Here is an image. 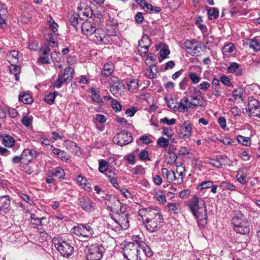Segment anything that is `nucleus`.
Here are the masks:
<instances>
[{"label": "nucleus", "mask_w": 260, "mask_h": 260, "mask_svg": "<svg viewBox=\"0 0 260 260\" xmlns=\"http://www.w3.org/2000/svg\"><path fill=\"white\" fill-rule=\"evenodd\" d=\"M199 226L204 227L207 224V210L206 203L203 198L193 195L186 203Z\"/></svg>", "instance_id": "nucleus-1"}, {"label": "nucleus", "mask_w": 260, "mask_h": 260, "mask_svg": "<svg viewBox=\"0 0 260 260\" xmlns=\"http://www.w3.org/2000/svg\"><path fill=\"white\" fill-rule=\"evenodd\" d=\"M141 212H146L144 215L146 217L144 224L146 229L150 233L158 231L162 226L164 221L163 216L158 208H144Z\"/></svg>", "instance_id": "nucleus-2"}, {"label": "nucleus", "mask_w": 260, "mask_h": 260, "mask_svg": "<svg viewBox=\"0 0 260 260\" xmlns=\"http://www.w3.org/2000/svg\"><path fill=\"white\" fill-rule=\"evenodd\" d=\"M234 230L242 235L248 234L250 231L249 224L246 217L241 212L238 213L232 218Z\"/></svg>", "instance_id": "nucleus-3"}, {"label": "nucleus", "mask_w": 260, "mask_h": 260, "mask_svg": "<svg viewBox=\"0 0 260 260\" xmlns=\"http://www.w3.org/2000/svg\"><path fill=\"white\" fill-rule=\"evenodd\" d=\"M122 253L126 260H142L139 246L134 242L125 243Z\"/></svg>", "instance_id": "nucleus-4"}, {"label": "nucleus", "mask_w": 260, "mask_h": 260, "mask_svg": "<svg viewBox=\"0 0 260 260\" xmlns=\"http://www.w3.org/2000/svg\"><path fill=\"white\" fill-rule=\"evenodd\" d=\"M71 232L78 237L91 238L94 234V231L90 223H79L73 226Z\"/></svg>", "instance_id": "nucleus-5"}, {"label": "nucleus", "mask_w": 260, "mask_h": 260, "mask_svg": "<svg viewBox=\"0 0 260 260\" xmlns=\"http://www.w3.org/2000/svg\"><path fill=\"white\" fill-rule=\"evenodd\" d=\"M55 247L60 254L64 257H70L74 251V245L71 240L60 239L55 244Z\"/></svg>", "instance_id": "nucleus-6"}, {"label": "nucleus", "mask_w": 260, "mask_h": 260, "mask_svg": "<svg viewBox=\"0 0 260 260\" xmlns=\"http://www.w3.org/2000/svg\"><path fill=\"white\" fill-rule=\"evenodd\" d=\"M105 249L102 244H95L90 245L86 253L87 260H101Z\"/></svg>", "instance_id": "nucleus-7"}, {"label": "nucleus", "mask_w": 260, "mask_h": 260, "mask_svg": "<svg viewBox=\"0 0 260 260\" xmlns=\"http://www.w3.org/2000/svg\"><path fill=\"white\" fill-rule=\"evenodd\" d=\"M82 33L85 36L89 37L94 34L95 37L98 35L99 31H102L101 28L96 27L95 23L91 21H84L81 26Z\"/></svg>", "instance_id": "nucleus-8"}, {"label": "nucleus", "mask_w": 260, "mask_h": 260, "mask_svg": "<svg viewBox=\"0 0 260 260\" xmlns=\"http://www.w3.org/2000/svg\"><path fill=\"white\" fill-rule=\"evenodd\" d=\"M247 108L245 110L248 113L249 116H254L260 118V103L258 100L253 98H249Z\"/></svg>", "instance_id": "nucleus-9"}, {"label": "nucleus", "mask_w": 260, "mask_h": 260, "mask_svg": "<svg viewBox=\"0 0 260 260\" xmlns=\"http://www.w3.org/2000/svg\"><path fill=\"white\" fill-rule=\"evenodd\" d=\"M133 137L132 134L126 131H122L117 134L113 138L114 143L120 146H123L132 142Z\"/></svg>", "instance_id": "nucleus-10"}, {"label": "nucleus", "mask_w": 260, "mask_h": 260, "mask_svg": "<svg viewBox=\"0 0 260 260\" xmlns=\"http://www.w3.org/2000/svg\"><path fill=\"white\" fill-rule=\"evenodd\" d=\"M109 84L110 85V91L115 96H117L122 89H125V85L123 81L114 76L110 78Z\"/></svg>", "instance_id": "nucleus-11"}, {"label": "nucleus", "mask_w": 260, "mask_h": 260, "mask_svg": "<svg viewBox=\"0 0 260 260\" xmlns=\"http://www.w3.org/2000/svg\"><path fill=\"white\" fill-rule=\"evenodd\" d=\"M76 203L86 212H92L95 210L94 204L87 196H81L79 197Z\"/></svg>", "instance_id": "nucleus-12"}, {"label": "nucleus", "mask_w": 260, "mask_h": 260, "mask_svg": "<svg viewBox=\"0 0 260 260\" xmlns=\"http://www.w3.org/2000/svg\"><path fill=\"white\" fill-rule=\"evenodd\" d=\"M184 46L186 52L196 56L199 52L198 49L201 48V43L195 39L187 40L184 43Z\"/></svg>", "instance_id": "nucleus-13"}, {"label": "nucleus", "mask_w": 260, "mask_h": 260, "mask_svg": "<svg viewBox=\"0 0 260 260\" xmlns=\"http://www.w3.org/2000/svg\"><path fill=\"white\" fill-rule=\"evenodd\" d=\"M110 205H108V208L110 211L117 215L123 214L125 212V208L123 207V204L115 197H111L109 200Z\"/></svg>", "instance_id": "nucleus-14"}, {"label": "nucleus", "mask_w": 260, "mask_h": 260, "mask_svg": "<svg viewBox=\"0 0 260 260\" xmlns=\"http://www.w3.org/2000/svg\"><path fill=\"white\" fill-rule=\"evenodd\" d=\"M40 152L33 149H25L21 154L22 164L28 165L30 164L34 159L36 158Z\"/></svg>", "instance_id": "nucleus-15"}, {"label": "nucleus", "mask_w": 260, "mask_h": 260, "mask_svg": "<svg viewBox=\"0 0 260 260\" xmlns=\"http://www.w3.org/2000/svg\"><path fill=\"white\" fill-rule=\"evenodd\" d=\"M2 144L6 147H12L14 152H16L20 148V144L16 143L15 139L10 135L3 137Z\"/></svg>", "instance_id": "nucleus-16"}, {"label": "nucleus", "mask_w": 260, "mask_h": 260, "mask_svg": "<svg viewBox=\"0 0 260 260\" xmlns=\"http://www.w3.org/2000/svg\"><path fill=\"white\" fill-rule=\"evenodd\" d=\"M11 210V199L9 196H2L0 198V211L7 213Z\"/></svg>", "instance_id": "nucleus-17"}, {"label": "nucleus", "mask_w": 260, "mask_h": 260, "mask_svg": "<svg viewBox=\"0 0 260 260\" xmlns=\"http://www.w3.org/2000/svg\"><path fill=\"white\" fill-rule=\"evenodd\" d=\"M77 9L79 16L83 15L88 18H91L93 15V12L91 8L84 3H80Z\"/></svg>", "instance_id": "nucleus-18"}, {"label": "nucleus", "mask_w": 260, "mask_h": 260, "mask_svg": "<svg viewBox=\"0 0 260 260\" xmlns=\"http://www.w3.org/2000/svg\"><path fill=\"white\" fill-rule=\"evenodd\" d=\"M192 125L189 121H185L181 127L179 136L182 139H188L191 135Z\"/></svg>", "instance_id": "nucleus-19"}, {"label": "nucleus", "mask_w": 260, "mask_h": 260, "mask_svg": "<svg viewBox=\"0 0 260 260\" xmlns=\"http://www.w3.org/2000/svg\"><path fill=\"white\" fill-rule=\"evenodd\" d=\"M99 31L96 38V42L99 44H111L113 43L112 38L108 33L105 34Z\"/></svg>", "instance_id": "nucleus-20"}, {"label": "nucleus", "mask_w": 260, "mask_h": 260, "mask_svg": "<svg viewBox=\"0 0 260 260\" xmlns=\"http://www.w3.org/2000/svg\"><path fill=\"white\" fill-rule=\"evenodd\" d=\"M68 81H71V76L64 77L62 75L61 72L59 73L58 75L57 79L53 83V88H60L63 84H68Z\"/></svg>", "instance_id": "nucleus-21"}, {"label": "nucleus", "mask_w": 260, "mask_h": 260, "mask_svg": "<svg viewBox=\"0 0 260 260\" xmlns=\"http://www.w3.org/2000/svg\"><path fill=\"white\" fill-rule=\"evenodd\" d=\"M129 215L128 214H120L118 215V219L116 223L123 229H127L129 226L128 218Z\"/></svg>", "instance_id": "nucleus-22"}, {"label": "nucleus", "mask_w": 260, "mask_h": 260, "mask_svg": "<svg viewBox=\"0 0 260 260\" xmlns=\"http://www.w3.org/2000/svg\"><path fill=\"white\" fill-rule=\"evenodd\" d=\"M114 70V67L112 63H105L102 70L101 75L103 77H108L112 75Z\"/></svg>", "instance_id": "nucleus-23"}, {"label": "nucleus", "mask_w": 260, "mask_h": 260, "mask_svg": "<svg viewBox=\"0 0 260 260\" xmlns=\"http://www.w3.org/2000/svg\"><path fill=\"white\" fill-rule=\"evenodd\" d=\"M128 90L132 92H135L138 88V80L134 78H128L126 81Z\"/></svg>", "instance_id": "nucleus-24"}, {"label": "nucleus", "mask_w": 260, "mask_h": 260, "mask_svg": "<svg viewBox=\"0 0 260 260\" xmlns=\"http://www.w3.org/2000/svg\"><path fill=\"white\" fill-rule=\"evenodd\" d=\"M215 162L219 164V165H215L218 168H221L223 165L231 166L232 163V161L226 156L221 155L218 156V158L215 160Z\"/></svg>", "instance_id": "nucleus-25"}, {"label": "nucleus", "mask_w": 260, "mask_h": 260, "mask_svg": "<svg viewBox=\"0 0 260 260\" xmlns=\"http://www.w3.org/2000/svg\"><path fill=\"white\" fill-rule=\"evenodd\" d=\"M239 64L236 62H232L228 68V72L230 73H235L236 75H241L242 70L239 69Z\"/></svg>", "instance_id": "nucleus-26"}, {"label": "nucleus", "mask_w": 260, "mask_h": 260, "mask_svg": "<svg viewBox=\"0 0 260 260\" xmlns=\"http://www.w3.org/2000/svg\"><path fill=\"white\" fill-rule=\"evenodd\" d=\"M52 151L54 155H57L61 160H69V158L64 151L53 147Z\"/></svg>", "instance_id": "nucleus-27"}, {"label": "nucleus", "mask_w": 260, "mask_h": 260, "mask_svg": "<svg viewBox=\"0 0 260 260\" xmlns=\"http://www.w3.org/2000/svg\"><path fill=\"white\" fill-rule=\"evenodd\" d=\"M19 101L25 104H30L33 102V99L30 94L21 93L19 95Z\"/></svg>", "instance_id": "nucleus-28"}, {"label": "nucleus", "mask_w": 260, "mask_h": 260, "mask_svg": "<svg viewBox=\"0 0 260 260\" xmlns=\"http://www.w3.org/2000/svg\"><path fill=\"white\" fill-rule=\"evenodd\" d=\"M207 13L208 18L211 20L216 19L219 16V11L216 8H209Z\"/></svg>", "instance_id": "nucleus-29"}, {"label": "nucleus", "mask_w": 260, "mask_h": 260, "mask_svg": "<svg viewBox=\"0 0 260 260\" xmlns=\"http://www.w3.org/2000/svg\"><path fill=\"white\" fill-rule=\"evenodd\" d=\"M59 94L58 92L54 91L50 92L44 97V101L49 105H52L54 103V100L57 95Z\"/></svg>", "instance_id": "nucleus-30"}, {"label": "nucleus", "mask_w": 260, "mask_h": 260, "mask_svg": "<svg viewBox=\"0 0 260 260\" xmlns=\"http://www.w3.org/2000/svg\"><path fill=\"white\" fill-rule=\"evenodd\" d=\"M49 173L52 176L58 177L59 179H64V172L60 167H58L55 170L50 171Z\"/></svg>", "instance_id": "nucleus-31"}, {"label": "nucleus", "mask_w": 260, "mask_h": 260, "mask_svg": "<svg viewBox=\"0 0 260 260\" xmlns=\"http://www.w3.org/2000/svg\"><path fill=\"white\" fill-rule=\"evenodd\" d=\"M161 173L163 177L166 179L169 183L171 182V180L174 176V171H169L166 168L161 169Z\"/></svg>", "instance_id": "nucleus-32"}, {"label": "nucleus", "mask_w": 260, "mask_h": 260, "mask_svg": "<svg viewBox=\"0 0 260 260\" xmlns=\"http://www.w3.org/2000/svg\"><path fill=\"white\" fill-rule=\"evenodd\" d=\"M9 70L11 73L14 75L15 80L18 81L19 80V75L21 72L20 67L16 65L11 64V66L9 67Z\"/></svg>", "instance_id": "nucleus-33"}, {"label": "nucleus", "mask_w": 260, "mask_h": 260, "mask_svg": "<svg viewBox=\"0 0 260 260\" xmlns=\"http://www.w3.org/2000/svg\"><path fill=\"white\" fill-rule=\"evenodd\" d=\"M109 165V164L107 160L105 159L100 160L99 164V171L102 173L109 171L110 170H108Z\"/></svg>", "instance_id": "nucleus-34"}, {"label": "nucleus", "mask_w": 260, "mask_h": 260, "mask_svg": "<svg viewBox=\"0 0 260 260\" xmlns=\"http://www.w3.org/2000/svg\"><path fill=\"white\" fill-rule=\"evenodd\" d=\"M144 10L149 13H157L161 11V8L159 7H154L149 4H147L146 7L144 8Z\"/></svg>", "instance_id": "nucleus-35"}, {"label": "nucleus", "mask_w": 260, "mask_h": 260, "mask_svg": "<svg viewBox=\"0 0 260 260\" xmlns=\"http://www.w3.org/2000/svg\"><path fill=\"white\" fill-rule=\"evenodd\" d=\"M237 141L242 145L246 146H249L251 145V140L249 137L238 135L237 137Z\"/></svg>", "instance_id": "nucleus-36"}, {"label": "nucleus", "mask_w": 260, "mask_h": 260, "mask_svg": "<svg viewBox=\"0 0 260 260\" xmlns=\"http://www.w3.org/2000/svg\"><path fill=\"white\" fill-rule=\"evenodd\" d=\"M189 101L187 98H183L181 100L180 102L177 104L178 108L182 112H187L188 111V106L186 104L188 103Z\"/></svg>", "instance_id": "nucleus-37"}, {"label": "nucleus", "mask_w": 260, "mask_h": 260, "mask_svg": "<svg viewBox=\"0 0 260 260\" xmlns=\"http://www.w3.org/2000/svg\"><path fill=\"white\" fill-rule=\"evenodd\" d=\"M92 92L91 94L92 96V99L96 102L100 106H104L105 105L104 102L102 100L100 94L96 92L95 89L93 88H91Z\"/></svg>", "instance_id": "nucleus-38"}, {"label": "nucleus", "mask_w": 260, "mask_h": 260, "mask_svg": "<svg viewBox=\"0 0 260 260\" xmlns=\"http://www.w3.org/2000/svg\"><path fill=\"white\" fill-rule=\"evenodd\" d=\"M194 93L197 94H199L198 98V105L200 107H204L206 105V101L204 99V97L201 95V92L200 90L196 89L194 88Z\"/></svg>", "instance_id": "nucleus-39"}, {"label": "nucleus", "mask_w": 260, "mask_h": 260, "mask_svg": "<svg viewBox=\"0 0 260 260\" xmlns=\"http://www.w3.org/2000/svg\"><path fill=\"white\" fill-rule=\"evenodd\" d=\"M46 219L45 217L42 218L36 217L35 214H31L30 215V223L36 225H41L42 224V220Z\"/></svg>", "instance_id": "nucleus-40"}, {"label": "nucleus", "mask_w": 260, "mask_h": 260, "mask_svg": "<svg viewBox=\"0 0 260 260\" xmlns=\"http://www.w3.org/2000/svg\"><path fill=\"white\" fill-rule=\"evenodd\" d=\"M167 207L169 210L173 211L174 213L177 214L180 211L181 206L177 203H169Z\"/></svg>", "instance_id": "nucleus-41"}, {"label": "nucleus", "mask_w": 260, "mask_h": 260, "mask_svg": "<svg viewBox=\"0 0 260 260\" xmlns=\"http://www.w3.org/2000/svg\"><path fill=\"white\" fill-rule=\"evenodd\" d=\"M213 183V182L211 181H203L198 185L197 189L199 190H202L204 189L209 188L212 186Z\"/></svg>", "instance_id": "nucleus-42"}, {"label": "nucleus", "mask_w": 260, "mask_h": 260, "mask_svg": "<svg viewBox=\"0 0 260 260\" xmlns=\"http://www.w3.org/2000/svg\"><path fill=\"white\" fill-rule=\"evenodd\" d=\"M188 76V78L190 79L192 84L198 83L201 79V78L194 72H191L189 73Z\"/></svg>", "instance_id": "nucleus-43"}, {"label": "nucleus", "mask_w": 260, "mask_h": 260, "mask_svg": "<svg viewBox=\"0 0 260 260\" xmlns=\"http://www.w3.org/2000/svg\"><path fill=\"white\" fill-rule=\"evenodd\" d=\"M157 144L160 147L166 148L169 145V140L164 137H160L157 141Z\"/></svg>", "instance_id": "nucleus-44"}, {"label": "nucleus", "mask_w": 260, "mask_h": 260, "mask_svg": "<svg viewBox=\"0 0 260 260\" xmlns=\"http://www.w3.org/2000/svg\"><path fill=\"white\" fill-rule=\"evenodd\" d=\"M220 186L223 189H226L231 191H234L236 190V186L227 181H221L220 182Z\"/></svg>", "instance_id": "nucleus-45"}, {"label": "nucleus", "mask_w": 260, "mask_h": 260, "mask_svg": "<svg viewBox=\"0 0 260 260\" xmlns=\"http://www.w3.org/2000/svg\"><path fill=\"white\" fill-rule=\"evenodd\" d=\"M74 74V70L71 67H66L63 73H62V75L64 77L71 76V80H72Z\"/></svg>", "instance_id": "nucleus-46"}, {"label": "nucleus", "mask_w": 260, "mask_h": 260, "mask_svg": "<svg viewBox=\"0 0 260 260\" xmlns=\"http://www.w3.org/2000/svg\"><path fill=\"white\" fill-rule=\"evenodd\" d=\"M79 16H80L78 15V14H74L72 15L69 20L71 24L76 29L79 23L78 17Z\"/></svg>", "instance_id": "nucleus-47"}, {"label": "nucleus", "mask_w": 260, "mask_h": 260, "mask_svg": "<svg viewBox=\"0 0 260 260\" xmlns=\"http://www.w3.org/2000/svg\"><path fill=\"white\" fill-rule=\"evenodd\" d=\"M203 21L201 17H199L197 18L196 20V24L198 26V27L201 29V30L203 32H206L207 31V27L206 25L202 24L201 22Z\"/></svg>", "instance_id": "nucleus-48"}, {"label": "nucleus", "mask_w": 260, "mask_h": 260, "mask_svg": "<svg viewBox=\"0 0 260 260\" xmlns=\"http://www.w3.org/2000/svg\"><path fill=\"white\" fill-rule=\"evenodd\" d=\"M168 154H169V159L168 160V163L174 164L178 157L175 152V150L173 149H170L169 150Z\"/></svg>", "instance_id": "nucleus-49"}, {"label": "nucleus", "mask_w": 260, "mask_h": 260, "mask_svg": "<svg viewBox=\"0 0 260 260\" xmlns=\"http://www.w3.org/2000/svg\"><path fill=\"white\" fill-rule=\"evenodd\" d=\"M140 248L143 250V251L145 253V255L147 257H151L153 255V251L151 248L148 247L145 243L142 244Z\"/></svg>", "instance_id": "nucleus-50"}, {"label": "nucleus", "mask_w": 260, "mask_h": 260, "mask_svg": "<svg viewBox=\"0 0 260 260\" xmlns=\"http://www.w3.org/2000/svg\"><path fill=\"white\" fill-rule=\"evenodd\" d=\"M249 47L255 51H260V43L256 39L250 40Z\"/></svg>", "instance_id": "nucleus-51"}, {"label": "nucleus", "mask_w": 260, "mask_h": 260, "mask_svg": "<svg viewBox=\"0 0 260 260\" xmlns=\"http://www.w3.org/2000/svg\"><path fill=\"white\" fill-rule=\"evenodd\" d=\"M139 158L142 160H150V158L149 157L148 151L145 149L141 150L139 154Z\"/></svg>", "instance_id": "nucleus-52"}, {"label": "nucleus", "mask_w": 260, "mask_h": 260, "mask_svg": "<svg viewBox=\"0 0 260 260\" xmlns=\"http://www.w3.org/2000/svg\"><path fill=\"white\" fill-rule=\"evenodd\" d=\"M111 106L116 112H119L121 110L122 106L118 102L114 99L111 101Z\"/></svg>", "instance_id": "nucleus-53"}, {"label": "nucleus", "mask_w": 260, "mask_h": 260, "mask_svg": "<svg viewBox=\"0 0 260 260\" xmlns=\"http://www.w3.org/2000/svg\"><path fill=\"white\" fill-rule=\"evenodd\" d=\"M220 80L224 85L230 87H233V85L231 83L230 78H229L227 76L222 75L220 77Z\"/></svg>", "instance_id": "nucleus-54"}, {"label": "nucleus", "mask_w": 260, "mask_h": 260, "mask_svg": "<svg viewBox=\"0 0 260 260\" xmlns=\"http://www.w3.org/2000/svg\"><path fill=\"white\" fill-rule=\"evenodd\" d=\"M144 44H151V41L149 36L147 35H143L141 40L139 41V46Z\"/></svg>", "instance_id": "nucleus-55"}, {"label": "nucleus", "mask_w": 260, "mask_h": 260, "mask_svg": "<svg viewBox=\"0 0 260 260\" xmlns=\"http://www.w3.org/2000/svg\"><path fill=\"white\" fill-rule=\"evenodd\" d=\"M235 49V47L233 43H229L224 45L223 47V52L226 53H231Z\"/></svg>", "instance_id": "nucleus-56"}, {"label": "nucleus", "mask_w": 260, "mask_h": 260, "mask_svg": "<svg viewBox=\"0 0 260 260\" xmlns=\"http://www.w3.org/2000/svg\"><path fill=\"white\" fill-rule=\"evenodd\" d=\"M188 82L189 78L186 77H184L179 84V88L182 90H185L188 85Z\"/></svg>", "instance_id": "nucleus-57"}, {"label": "nucleus", "mask_w": 260, "mask_h": 260, "mask_svg": "<svg viewBox=\"0 0 260 260\" xmlns=\"http://www.w3.org/2000/svg\"><path fill=\"white\" fill-rule=\"evenodd\" d=\"M160 57L163 59L167 57L170 53V50L168 48H162L159 51Z\"/></svg>", "instance_id": "nucleus-58"}, {"label": "nucleus", "mask_w": 260, "mask_h": 260, "mask_svg": "<svg viewBox=\"0 0 260 260\" xmlns=\"http://www.w3.org/2000/svg\"><path fill=\"white\" fill-rule=\"evenodd\" d=\"M160 122L166 123L168 125H172L175 123L176 119L174 118L169 119L167 117H164V118L160 119Z\"/></svg>", "instance_id": "nucleus-59"}, {"label": "nucleus", "mask_w": 260, "mask_h": 260, "mask_svg": "<svg viewBox=\"0 0 260 260\" xmlns=\"http://www.w3.org/2000/svg\"><path fill=\"white\" fill-rule=\"evenodd\" d=\"M32 120L31 118L27 116H24L21 120V122L24 125L28 126L31 124Z\"/></svg>", "instance_id": "nucleus-60"}, {"label": "nucleus", "mask_w": 260, "mask_h": 260, "mask_svg": "<svg viewBox=\"0 0 260 260\" xmlns=\"http://www.w3.org/2000/svg\"><path fill=\"white\" fill-rule=\"evenodd\" d=\"M94 119L100 123H105L107 120V118L104 115L100 114H96Z\"/></svg>", "instance_id": "nucleus-61"}, {"label": "nucleus", "mask_w": 260, "mask_h": 260, "mask_svg": "<svg viewBox=\"0 0 260 260\" xmlns=\"http://www.w3.org/2000/svg\"><path fill=\"white\" fill-rule=\"evenodd\" d=\"M58 25L55 21L52 22V23L49 24V27L52 30V32L56 35H59L58 33Z\"/></svg>", "instance_id": "nucleus-62"}, {"label": "nucleus", "mask_w": 260, "mask_h": 260, "mask_svg": "<svg viewBox=\"0 0 260 260\" xmlns=\"http://www.w3.org/2000/svg\"><path fill=\"white\" fill-rule=\"evenodd\" d=\"M38 61L42 64H49L50 63V58L48 56H40L38 58Z\"/></svg>", "instance_id": "nucleus-63"}, {"label": "nucleus", "mask_w": 260, "mask_h": 260, "mask_svg": "<svg viewBox=\"0 0 260 260\" xmlns=\"http://www.w3.org/2000/svg\"><path fill=\"white\" fill-rule=\"evenodd\" d=\"M210 85H211L209 82L204 81L200 84L199 87L200 89L203 91H206L210 87Z\"/></svg>", "instance_id": "nucleus-64"}]
</instances>
